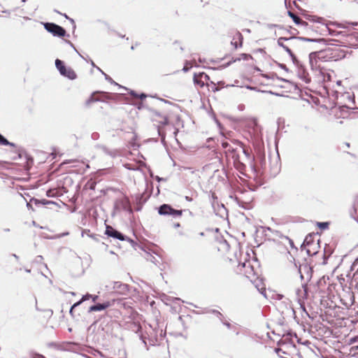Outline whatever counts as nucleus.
Segmentation results:
<instances>
[{"label":"nucleus","mask_w":358,"mask_h":358,"mask_svg":"<svg viewBox=\"0 0 358 358\" xmlns=\"http://www.w3.org/2000/svg\"><path fill=\"white\" fill-rule=\"evenodd\" d=\"M310 20L324 24L332 36L331 40L339 43L341 46L358 48V33L350 27L317 16H312Z\"/></svg>","instance_id":"obj_1"},{"label":"nucleus","mask_w":358,"mask_h":358,"mask_svg":"<svg viewBox=\"0 0 358 358\" xmlns=\"http://www.w3.org/2000/svg\"><path fill=\"white\" fill-rule=\"evenodd\" d=\"M345 56V52L337 48L311 52L309 55L310 65L312 70L324 76V80L329 81L331 75L327 72L329 63L341 59Z\"/></svg>","instance_id":"obj_2"},{"label":"nucleus","mask_w":358,"mask_h":358,"mask_svg":"<svg viewBox=\"0 0 358 358\" xmlns=\"http://www.w3.org/2000/svg\"><path fill=\"white\" fill-rule=\"evenodd\" d=\"M230 280L237 282L243 278L248 279L254 282L258 279V273L252 265L250 261L243 263H238L233 267L232 271L229 273Z\"/></svg>","instance_id":"obj_3"},{"label":"nucleus","mask_w":358,"mask_h":358,"mask_svg":"<svg viewBox=\"0 0 358 358\" xmlns=\"http://www.w3.org/2000/svg\"><path fill=\"white\" fill-rule=\"evenodd\" d=\"M158 99L160 101L159 103H158V123L167 124L173 115L176 106L170 101H165L162 99Z\"/></svg>","instance_id":"obj_4"},{"label":"nucleus","mask_w":358,"mask_h":358,"mask_svg":"<svg viewBox=\"0 0 358 358\" xmlns=\"http://www.w3.org/2000/svg\"><path fill=\"white\" fill-rule=\"evenodd\" d=\"M55 65H56L57 69L59 70V73L62 76H64L71 80H74L77 78V75H76V72L74 71V70L70 67H66L64 66L63 62L61 61L60 59H56Z\"/></svg>","instance_id":"obj_5"},{"label":"nucleus","mask_w":358,"mask_h":358,"mask_svg":"<svg viewBox=\"0 0 358 358\" xmlns=\"http://www.w3.org/2000/svg\"><path fill=\"white\" fill-rule=\"evenodd\" d=\"M45 29L54 36L63 37L66 34L65 29L54 23L47 22L44 24Z\"/></svg>","instance_id":"obj_6"},{"label":"nucleus","mask_w":358,"mask_h":358,"mask_svg":"<svg viewBox=\"0 0 358 358\" xmlns=\"http://www.w3.org/2000/svg\"><path fill=\"white\" fill-rule=\"evenodd\" d=\"M158 213L161 215H170L174 217H180L182 214V211L180 210L173 209L171 206L164 204L160 206L158 210Z\"/></svg>","instance_id":"obj_7"},{"label":"nucleus","mask_w":358,"mask_h":358,"mask_svg":"<svg viewBox=\"0 0 358 358\" xmlns=\"http://www.w3.org/2000/svg\"><path fill=\"white\" fill-rule=\"evenodd\" d=\"M193 79L194 83L200 87L207 85L208 81H210L209 76L204 72L194 73Z\"/></svg>","instance_id":"obj_8"},{"label":"nucleus","mask_w":358,"mask_h":358,"mask_svg":"<svg viewBox=\"0 0 358 358\" xmlns=\"http://www.w3.org/2000/svg\"><path fill=\"white\" fill-rule=\"evenodd\" d=\"M295 41V39L294 38H280L278 39V44L282 46L286 52L289 53V55L292 57H294V55L292 52V50L290 48V46L293 44V43Z\"/></svg>","instance_id":"obj_9"},{"label":"nucleus","mask_w":358,"mask_h":358,"mask_svg":"<svg viewBox=\"0 0 358 358\" xmlns=\"http://www.w3.org/2000/svg\"><path fill=\"white\" fill-rule=\"evenodd\" d=\"M288 15L292 19L298 28L306 29L308 27V22L302 20L296 14L292 13V11H288Z\"/></svg>","instance_id":"obj_10"},{"label":"nucleus","mask_w":358,"mask_h":358,"mask_svg":"<svg viewBox=\"0 0 358 358\" xmlns=\"http://www.w3.org/2000/svg\"><path fill=\"white\" fill-rule=\"evenodd\" d=\"M105 234L108 236L113 237L120 241H124L125 239L124 236L120 232L117 231L110 225L106 226Z\"/></svg>","instance_id":"obj_11"},{"label":"nucleus","mask_w":358,"mask_h":358,"mask_svg":"<svg viewBox=\"0 0 358 358\" xmlns=\"http://www.w3.org/2000/svg\"><path fill=\"white\" fill-rule=\"evenodd\" d=\"M31 202H34L35 203L36 206H38L39 204H42V205H48V204H55V203L52 201H48V200H46V199H42V200H38L37 199H31L30 200L29 202H28L27 203V206L29 210H31L32 211L34 210L32 205H31Z\"/></svg>","instance_id":"obj_12"},{"label":"nucleus","mask_w":358,"mask_h":358,"mask_svg":"<svg viewBox=\"0 0 358 358\" xmlns=\"http://www.w3.org/2000/svg\"><path fill=\"white\" fill-rule=\"evenodd\" d=\"M243 35L239 31L234 32L233 35L232 40L231 43L234 46L235 48H238V47H241L243 45Z\"/></svg>","instance_id":"obj_13"},{"label":"nucleus","mask_w":358,"mask_h":358,"mask_svg":"<svg viewBox=\"0 0 358 358\" xmlns=\"http://www.w3.org/2000/svg\"><path fill=\"white\" fill-rule=\"evenodd\" d=\"M112 305L110 301H106L103 303H97L90 308V312L101 311L105 310Z\"/></svg>","instance_id":"obj_14"},{"label":"nucleus","mask_w":358,"mask_h":358,"mask_svg":"<svg viewBox=\"0 0 358 358\" xmlns=\"http://www.w3.org/2000/svg\"><path fill=\"white\" fill-rule=\"evenodd\" d=\"M250 59H252V57L249 54H241L238 57L233 58L234 62L241 60L249 61Z\"/></svg>","instance_id":"obj_15"},{"label":"nucleus","mask_w":358,"mask_h":358,"mask_svg":"<svg viewBox=\"0 0 358 358\" xmlns=\"http://www.w3.org/2000/svg\"><path fill=\"white\" fill-rule=\"evenodd\" d=\"M234 165L241 172L243 171L245 169V164L238 160V157L234 159Z\"/></svg>","instance_id":"obj_16"},{"label":"nucleus","mask_w":358,"mask_h":358,"mask_svg":"<svg viewBox=\"0 0 358 358\" xmlns=\"http://www.w3.org/2000/svg\"><path fill=\"white\" fill-rule=\"evenodd\" d=\"M0 145H10L12 147H15V145L13 143L9 142L1 134H0Z\"/></svg>","instance_id":"obj_17"},{"label":"nucleus","mask_w":358,"mask_h":358,"mask_svg":"<svg viewBox=\"0 0 358 358\" xmlns=\"http://www.w3.org/2000/svg\"><path fill=\"white\" fill-rule=\"evenodd\" d=\"M206 86L208 87V90H210L213 92H215L220 90L219 87H217L216 84L213 81H210V83L208 82Z\"/></svg>","instance_id":"obj_18"},{"label":"nucleus","mask_w":358,"mask_h":358,"mask_svg":"<svg viewBox=\"0 0 358 358\" xmlns=\"http://www.w3.org/2000/svg\"><path fill=\"white\" fill-rule=\"evenodd\" d=\"M97 93H93L91 96L87 100L86 104L90 106L92 103L99 100V98L96 96Z\"/></svg>","instance_id":"obj_19"},{"label":"nucleus","mask_w":358,"mask_h":358,"mask_svg":"<svg viewBox=\"0 0 358 358\" xmlns=\"http://www.w3.org/2000/svg\"><path fill=\"white\" fill-rule=\"evenodd\" d=\"M85 300H86V296H83L80 301H78V302L75 303L71 306V309H70V311H69V313L71 314V316H73V313H74L73 309H74L76 306H79V305H80L83 301H85Z\"/></svg>","instance_id":"obj_20"},{"label":"nucleus","mask_w":358,"mask_h":358,"mask_svg":"<svg viewBox=\"0 0 358 358\" xmlns=\"http://www.w3.org/2000/svg\"><path fill=\"white\" fill-rule=\"evenodd\" d=\"M222 145L224 149H226V153L228 152H233L235 151L234 148L227 142H223Z\"/></svg>","instance_id":"obj_21"},{"label":"nucleus","mask_w":358,"mask_h":358,"mask_svg":"<svg viewBox=\"0 0 358 358\" xmlns=\"http://www.w3.org/2000/svg\"><path fill=\"white\" fill-rule=\"evenodd\" d=\"M353 108L358 109V92L353 94Z\"/></svg>","instance_id":"obj_22"},{"label":"nucleus","mask_w":358,"mask_h":358,"mask_svg":"<svg viewBox=\"0 0 358 358\" xmlns=\"http://www.w3.org/2000/svg\"><path fill=\"white\" fill-rule=\"evenodd\" d=\"M192 67V64L191 63L186 62L183 67V71L186 72V71H189Z\"/></svg>","instance_id":"obj_23"},{"label":"nucleus","mask_w":358,"mask_h":358,"mask_svg":"<svg viewBox=\"0 0 358 358\" xmlns=\"http://www.w3.org/2000/svg\"><path fill=\"white\" fill-rule=\"evenodd\" d=\"M69 163H78V164H81L84 165V162H79L78 160H71V159L66 161V162H64L62 163V164H69Z\"/></svg>","instance_id":"obj_24"},{"label":"nucleus","mask_w":358,"mask_h":358,"mask_svg":"<svg viewBox=\"0 0 358 358\" xmlns=\"http://www.w3.org/2000/svg\"><path fill=\"white\" fill-rule=\"evenodd\" d=\"M31 356H32V358H45L42 355H39V354H36V353H33Z\"/></svg>","instance_id":"obj_25"},{"label":"nucleus","mask_w":358,"mask_h":358,"mask_svg":"<svg viewBox=\"0 0 358 358\" xmlns=\"http://www.w3.org/2000/svg\"><path fill=\"white\" fill-rule=\"evenodd\" d=\"M146 97V95L144 94H141V96H140V99L142 100L143 98H145Z\"/></svg>","instance_id":"obj_26"},{"label":"nucleus","mask_w":358,"mask_h":358,"mask_svg":"<svg viewBox=\"0 0 358 358\" xmlns=\"http://www.w3.org/2000/svg\"><path fill=\"white\" fill-rule=\"evenodd\" d=\"M51 192H52L51 190H48V191L47 192V196H52V194H51Z\"/></svg>","instance_id":"obj_27"},{"label":"nucleus","mask_w":358,"mask_h":358,"mask_svg":"<svg viewBox=\"0 0 358 358\" xmlns=\"http://www.w3.org/2000/svg\"><path fill=\"white\" fill-rule=\"evenodd\" d=\"M243 152L246 155H249L248 152V150H245V149H243Z\"/></svg>","instance_id":"obj_28"},{"label":"nucleus","mask_w":358,"mask_h":358,"mask_svg":"<svg viewBox=\"0 0 358 358\" xmlns=\"http://www.w3.org/2000/svg\"><path fill=\"white\" fill-rule=\"evenodd\" d=\"M125 166L129 169H131V168L130 167V164H125Z\"/></svg>","instance_id":"obj_29"},{"label":"nucleus","mask_w":358,"mask_h":358,"mask_svg":"<svg viewBox=\"0 0 358 358\" xmlns=\"http://www.w3.org/2000/svg\"><path fill=\"white\" fill-rule=\"evenodd\" d=\"M97 298H98V296H94L92 298V299H93V301H95L97 299Z\"/></svg>","instance_id":"obj_30"},{"label":"nucleus","mask_w":358,"mask_h":358,"mask_svg":"<svg viewBox=\"0 0 358 358\" xmlns=\"http://www.w3.org/2000/svg\"><path fill=\"white\" fill-rule=\"evenodd\" d=\"M158 135H159V136H161V135H162L161 131H160V130H159V129H158Z\"/></svg>","instance_id":"obj_31"},{"label":"nucleus","mask_w":358,"mask_h":358,"mask_svg":"<svg viewBox=\"0 0 358 358\" xmlns=\"http://www.w3.org/2000/svg\"><path fill=\"white\" fill-rule=\"evenodd\" d=\"M85 296H86V300H87V299H89V297H90V296H89V295H86Z\"/></svg>","instance_id":"obj_32"},{"label":"nucleus","mask_w":358,"mask_h":358,"mask_svg":"<svg viewBox=\"0 0 358 358\" xmlns=\"http://www.w3.org/2000/svg\"><path fill=\"white\" fill-rule=\"evenodd\" d=\"M132 95L135 96H137V95L136 94H134V93H132Z\"/></svg>","instance_id":"obj_33"},{"label":"nucleus","mask_w":358,"mask_h":358,"mask_svg":"<svg viewBox=\"0 0 358 358\" xmlns=\"http://www.w3.org/2000/svg\"><path fill=\"white\" fill-rule=\"evenodd\" d=\"M357 261H358V258L357 259Z\"/></svg>","instance_id":"obj_34"},{"label":"nucleus","mask_w":358,"mask_h":358,"mask_svg":"<svg viewBox=\"0 0 358 358\" xmlns=\"http://www.w3.org/2000/svg\"><path fill=\"white\" fill-rule=\"evenodd\" d=\"M23 1H25V0H22Z\"/></svg>","instance_id":"obj_35"}]
</instances>
